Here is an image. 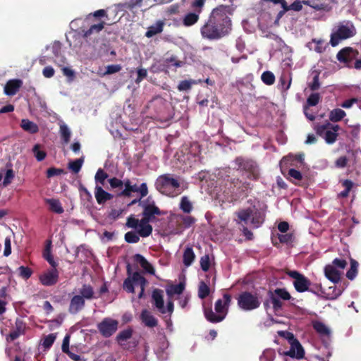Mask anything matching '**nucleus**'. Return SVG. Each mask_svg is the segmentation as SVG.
Segmentation results:
<instances>
[{
	"mask_svg": "<svg viewBox=\"0 0 361 361\" xmlns=\"http://www.w3.org/2000/svg\"><path fill=\"white\" fill-rule=\"evenodd\" d=\"M230 13L229 6L220 5L214 8L200 28L202 37L209 40H216L228 35L232 26L228 16Z\"/></svg>",
	"mask_w": 361,
	"mask_h": 361,
	"instance_id": "1",
	"label": "nucleus"
},
{
	"mask_svg": "<svg viewBox=\"0 0 361 361\" xmlns=\"http://www.w3.org/2000/svg\"><path fill=\"white\" fill-rule=\"evenodd\" d=\"M231 302V296L225 293L221 299L216 301L214 305V310L212 309L204 310V316L207 319L212 323H218L223 321L226 317L228 308Z\"/></svg>",
	"mask_w": 361,
	"mask_h": 361,
	"instance_id": "2",
	"label": "nucleus"
},
{
	"mask_svg": "<svg viewBox=\"0 0 361 361\" xmlns=\"http://www.w3.org/2000/svg\"><path fill=\"white\" fill-rule=\"evenodd\" d=\"M156 188L162 194L176 197L181 193L179 181L170 174L160 176L156 181Z\"/></svg>",
	"mask_w": 361,
	"mask_h": 361,
	"instance_id": "3",
	"label": "nucleus"
},
{
	"mask_svg": "<svg viewBox=\"0 0 361 361\" xmlns=\"http://www.w3.org/2000/svg\"><path fill=\"white\" fill-rule=\"evenodd\" d=\"M356 33V28L353 23L347 21L345 24L338 25L336 31L331 33L329 43L334 47L339 44L341 40L353 37Z\"/></svg>",
	"mask_w": 361,
	"mask_h": 361,
	"instance_id": "4",
	"label": "nucleus"
},
{
	"mask_svg": "<svg viewBox=\"0 0 361 361\" xmlns=\"http://www.w3.org/2000/svg\"><path fill=\"white\" fill-rule=\"evenodd\" d=\"M340 130L341 128L338 124H333L329 121L315 126L316 133L329 145L334 144L337 140Z\"/></svg>",
	"mask_w": 361,
	"mask_h": 361,
	"instance_id": "5",
	"label": "nucleus"
},
{
	"mask_svg": "<svg viewBox=\"0 0 361 361\" xmlns=\"http://www.w3.org/2000/svg\"><path fill=\"white\" fill-rule=\"evenodd\" d=\"M149 221L142 217L141 220L135 219L133 215H130L127 219L126 226L136 229L138 235L142 238L149 236L152 233V226Z\"/></svg>",
	"mask_w": 361,
	"mask_h": 361,
	"instance_id": "6",
	"label": "nucleus"
},
{
	"mask_svg": "<svg viewBox=\"0 0 361 361\" xmlns=\"http://www.w3.org/2000/svg\"><path fill=\"white\" fill-rule=\"evenodd\" d=\"M238 307L245 311L257 309L260 305L258 297L250 292H243L238 298Z\"/></svg>",
	"mask_w": 361,
	"mask_h": 361,
	"instance_id": "7",
	"label": "nucleus"
},
{
	"mask_svg": "<svg viewBox=\"0 0 361 361\" xmlns=\"http://www.w3.org/2000/svg\"><path fill=\"white\" fill-rule=\"evenodd\" d=\"M154 305L158 311L161 314L169 312L171 315L173 312V302L171 300L167 301L166 308L164 307L163 290L160 289H155L152 292V295Z\"/></svg>",
	"mask_w": 361,
	"mask_h": 361,
	"instance_id": "8",
	"label": "nucleus"
},
{
	"mask_svg": "<svg viewBox=\"0 0 361 361\" xmlns=\"http://www.w3.org/2000/svg\"><path fill=\"white\" fill-rule=\"evenodd\" d=\"M286 274L294 279L293 286L298 292L303 293L308 290L311 282L303 274L292 270L287 271Z\"/></svg>",
	"mask_w": 361,
	"mask_h": 361,
	"instance_id": "9",
	"label": "nucleus"
},
{
	"mask_svg": "<svg viewBox=\"0 0 361 361\" xmlns=\"http://www.w3.org/2000/svg\"><path fill=\"white\" fill-rule=\"evenodd\" d=\"M118 326L117 320L106 317L97 324V329L104 337L109 338L116 331Z\"/></svg>",
	"mask_w": 361,
	"mask_h": 361,
	"instance_id": "10",
	"label": "nucleus"
},
{
	"mask_svg": "<svg viewBox=\"0 0 361 361\" xmlns=\"http://www.w3.org/2000/svg\"><path fill=\"white\" fill-rule=\"evenodd\" d=\"M358 55L359 51L357 49L347 47L343 48L337 53L336 59L339 62L344 63L348 68H352L351 63Z\"/></svg>",
	"mask_w": 361,
	"mask_h": 361,
	"instance_id": "11",
	"label": "nucleus"
},
{
	"mask_svg": "<svg viewBox=\"0 0 361 361\" xmlns=\"http://www.w3.org/2000/svg\"><path fill=\"white\" fill-rule=\"evenodd\" d=\"M143 212V218L149 222H154L156 221V216H160L163 212L157 207L154 202H149L147 200L146 202L142 204Z\"/></svg>",
	"mask_w": 361,
	"mask_h": 361,
	"instance_id": "12",
	"label": "nucleus"
},
{
	"mask_svg": "<svg viewBox=\"0 0 361 361\" xmlns=\"http://www.w3.org/2000/svg\"><path fill=\"white\" fill-rule=\"evenodd\" d=\"M132 192H138L140 194V200L145 197L148 193L147 184L143 183L140 186L136 184L132 185L130 180L125 183V189L121 192L119 195L129 197Z\"/></svg>",
	"mask_w": 361,
	"mask_h": 361,
	"instance_id": "13",
	"label": "nucleus"
},
{
	"mask_svg": "<svg viewBox=\"0 0 361 361\" xmlns=\"http://www.w3.org/2000/svg\"><path fill=\"white\" fill-rule=\"evenodd\" d=\"M288 340L290 344V348L288 351L285 352L284 355L293 358H302L305 355V351L300 342L294 338V336L292 334H290Z\"/></svg>",
	"mask_w": 361,
	"mask_h": 361,
	"instance_id": "14",
	"label": "nucleus"
},
{
	"mask_svg": "<svg viewBox=\"0 0 361 361\" xmlns=\"http://www.w3.org/2000/svg\"><path fill=\"white\" fill-rule=\"evenodd\" d=\"M59 280V272L56 268L47 270L39 276L41 283L46 286L56 284Z\"/></svg>",
	"mask_w": 361,
	"mask_h": 361,
	"instance_id": "15",
	"label": "nucleus"
},
{
	"mask_svg": "<svg viewBox=\"0 0 361 361\" xmlns=\"http://www.w3.org/2000/svg\"><path fill=\"white\" fill-rule=\"evenodd\" d=\"M342 271L334 265L327 264L324 267V275L331 282L337 283L341 280Z\"/></svg>",
	"mask_w": 361,
	"mask_h": 361,
	"instance_id": "16",
	"label": "nucleus"
},
{
	"mask_svg": "<svg viewBox=\"0 0 361 361\" xmlns=\"http://www.w3.org/2000/svg\"><path fill=\"white\" fill-rule=\"evenodd\" d=\"M85 305V300L84 298L80 295H75L70 301L68 311L71 314H77L84 308Z\"/></svg>",
	"mask_w": 361,
	"mask_h": 361,
	"instance_id": "17",
	"label": "nucleus"
},
{
	"mask_svg": "<svg viewBox=\"0 0 361 361\" xmlns=\"http://www.w3.org/2000/svg\"><path fill=\"white\" fill-rule=\"evenodd\" d=\"M23 85V81L20 79L9 80L5 87L4 93L8 96L15 95Z\"/></svg>",
	"mask_w": 361,
	"mask_h": 361,
	"instance_id": "18",
	"label": "nucleus"
},
{
	"mask_svg": "<svg viewBox=\"0 0 361 361\" xmlns=\"http://www.w3.org/2000/svg\"><path fill=\"white\" fill-rule=\"evenodd\" d=\"M134 260L137 262L143 270L152 275L155 274L154 267L140 254H135L133 257Z\"/></svg>",
	"mask_w": 361,
	"mask_h": 361,
	"instance_id": "19",
	"label": "nucleus"
},
{
	"mask_svg": "<svg viewBox=\"0 0 361 361\" xmlns=\"http://www.w3.org/2000/svg\"><path fill=\"white\" fill-rule=\"evenodd\" d=\"M140 319L145 326L152 328L158 324V320L147 310H143L140 314Z\"/></svg>",
	"mask_w": 361,
	"mask_h": 361,
	"instance_id": "20",
	"label": "nucleus"
},
{
	"mask_svg": "<svg viewBox=\"0 0 361 361\" xmlns=\"http://www.w3.org/2000/svg\"><path fill=\"white\" fill-rule=\"evenodd\" d=\"M94 196L98 204H104L113 198V195L103 190L100 185H96Z\"/></svg>",
	"mask_w": 361,
	"mask_h": 361,
	"instance_id": "21",
	"label": "nucleus"
},
{
	"mask_svg": "<svg viewBox=\"0 0 361 361\" xmlns=\"http://www.w3.org/2000/svg\"><path fill=\"white\" fill-rule=\"evenodd\" d=\"M201 10H196L195 13L190 12L187 13L183 18V25L185 27H190L195 25L200 18Z\"/></svg>",
	"mask_w": 361,
	"mask_h": 361,
	"instance_id": "22",
	"label": "nucleus"
},
{
	"mask_svg": "<svg viewBox=\"0 0 361 361\" xmlns=\"http://www.w3.org/2000/svg\"><path fill=\"white\" fill-rule=\"evenodd\" d=\"M164 23L162 20H158L154 25L149 26L145 32V36L148 38L161 33L163 31Z\"/></svg>",
	"mask_w": 361,
	"mask_h": 361,
	"instance_id": "23",
	"label": "nucleus"
},
{
	"mask_svg": "<svg viewBox=\"0 0 361 361\" xmlns=\"http://www.w3.org/2000/svg\"><path fill=\"white\" fill-rule=\"evenodd\" d=\"M312 326L314 329L323 337L329 338L331 335L330 329L323 322H314L312 323Z\"/></svg>",
	"mask_w": 361,
	"mask_h": 361,
	"instance_id": "24",
	"label": "nucleus"
},
{
	"mask_svg": "<svg viewBox=\"0 0 361 361\" xmlns=\"http://www.w3.org/2000/svg\"><path fill=\"white\" fill-rule=\"evenodd\" d=\"M20 127L26 132L30 134H35L39 131L38 126L29 119H22Z\"/></svg>",
	"mask_w": 361,
	"mask_h": 361,
	"instance_id": "25",
	"label": "nucleus"
},
{
	"mask_svg": "<svg viewBox=\"0 0 361 361\" xmlns=\"http://www.w3.org/2000/svg\"><path fill=\"white\" fill-rule=\"evenodd\" d=\"M78 293V295L82 296L85 300H90L95 298L94 289L90 284H83Z\"/></svg>",
	"mask_w": 361,
	"mask_h": 361,
	"instance_id": "26",
	"label": "nucleus"
},
{
	"mask_svg": "<svg viewBox=\"0 0 361 361\" xmlns=\"http://www.w3.org/2000/svg\"><path fill=\"white\" fill-rule=\"evenodd\" d=\"M45 201L49 204L51 211L56 214H62L63 212V208L59 200L51 198L47 199Z\"/></svg>",
	"mask_w": 361,
	"mask_h": 361,
	"instance_id": "27",
	"label": "nucleus"
},
{
	"mask_svg": "<svg viewBox=\"0 0 361 361\" xmlns=\"http://www.w3.org/2000/svg\"><path fill=\"white\" fill-rule=\"evenodd\" d=\"M345 115V112L341 109H334L330 111L329 118L331 122L336 123L341 121Z\"/></svg>",
	"mask_w": 361,
	"mask_h": 361,
	"instance_id": "28",
	"label": "nucleus"
},
{
	"mask_svg": "<svg viewBox=\"0 0 361 361\" xmlns=\"http://www.w3.org/2000/svg\"><path fill=\"white\" fill-rule=\"evenodd\" d=\"M185 289V285L182 283H180L177 285H171L166 288V294L171 297L174 295H180L181 294Z\"/></svg>",
	"mask_w": 361,
	"mask_h": 361,
	"instance_id": "29",
	"label": "nucleus"
},
{
	"mask_svg": "<svg viewBox=\"0 0 361 361\" xmlns=\"http://www.w3.org/2000/svg\"><path fill=\"white\" fill-rule=\"evenodd\" d=\"M104 25L105 23L102 21L98 24H94L91 25L88 30L84 32L83 37L87 38L92 34L99 33L103 30Z\"/></svg>",
	"mask_w": 361,
	"mask_h": 361,
	"instance_id": "30",
	"label": "nucleus"
},
{
	"mask_svg": "<svg viewBox=\"0 0 361 361\" xmlns=\"http://www.w3.org/2000/svg\"><path fill=\"white\" fill-rule=\"evenodd\" d=\"M195 255L191 247H187L183 253V264L185 267H189L192 264L195 259Z\"/></svg>",
	"mask_w": 361,
	"mask_h": 361,
	"instance_id": "31",
	"label": "nucleus"
},
{
	"mask_svg": "<svg viewBox=\"0 0 361 361\" xmlns=\"http://www.w3.org/2000/svg\"><path fill=\"white\" fill-rule=\"evenodd\" d=\"M292 78L290 75L283 74L279 78V85L281 86L282 92L287 91L291 85Z\"/></svg>",
	"mask_w": 361,
	"mask_h": 361,
	"instance_id": "32",
	"label": "nucleus"
},
{
	"mask_svg": "<svg viewBox=\"0 0 361 361\" xmlns=\"http://www.w3.org/2000/svg\"><path fill=\"white\" fill-rule=\"evenodd\" d=\"M312 74L313 75L312 81L308 84V87L312 91H316L320 88L321 85L319 82L320 72L314 71Z\"/></svg>",
	"mask_w": 361,
	"mask_h": 361,
	"instance_id": "33",
	"label": "nucleus"
},
{
	"mask_svg": "<svg viewBox=\"0 0 361 361\" xmlns=\"http://www.w3.org/2000/svg\"><path fill=\"white\" fill-rule=\"evenodd\" d=\"M133 335V330L131 329H127L119 332L116 336V341L118 343L122 345V343L128 340Z\"/></svg>",
	"mask_w": 361,
	"mask_h": 361,
	"instance_id": "34",
	"label": "nucleus"
},
{
	"mask_svg": "<svg viewBox=\"0 0 361 361\" xmlns=\"http://www.w3.org/2000/svg\"><path fill=\"white\" fill-rule=\"evenodd\" d=\"M312 42L316 44L314 50L319 54L323 53L328 47V44L322 39H312Z\"/></svg>",
	"mask_w": 361,
	"mask_h": 361,
	"instance_id": "35",
	"label": "nucleus"
},
{
	"mask_svg": "<svg viewBox=\"0 0 361 361\" xmlns=\"http://www.w3.org/2000/svg\"><path fill=\"white\" fill-rule=\"evenodd\" d=\"M269 298L270 300V302H271L273 305V309L275 312L279 311L281 309L283 303L280 300V298L277 297L276 295H274L271 291L269 292Z\"/></svg>",
	"mask_w": 361,
	"mask_h": 361,
	"instance_id": "36",
	"label": "nucleus"
},
{
	"mask_svg": "<svg viewBox=\"0 0 361 361\" xmlns=\"http://www.w3.org/2000/svg\"><path fill=\"white\" fill-rule=\"evenodd\" d=\"M60 134L64 143L67 144L70 142L71 133L68 127L64 123L60 126Z\"/></svg>",
	"mask_w": 361,
	"mask_h": 361,
	"instance_id": "37",
	"label": "nucleus"
},
{
	"mask_svg": "<svg viewBox=\"0 0 361 361\" xmlns=\"http://www.w3.org/2000/svg\"><path fill=\"white\" fill-rule=\"evenodd\" d=\"M253 210L251 208L240 210L237 212L238 219L244 222H247L252 215Z\"/></svg>",
	"mask_w": 361,
	"mask_h": 361,
	"instance_id": "38",
	"label": "nucleus"
},
{
	"mask_svg": "<svg viewBox=\"0 0 361 361\" xmlns=\"http://www.w3.org/2000/svg\"><path fill=\"white\" fill-rule=\"evenodd\" d=\"M358 263L354 259L350 261V268L346 273V277L350 280H353L357 274Z\"/></svg>",
	"mask_w": 361,
	"mask_h": 361,
	"instance_id": "39",
	"label": "nucleus"
},
{
	"mask_svg": "<svg viewBox=\"0 0 361 361\" xmlns=\"http://www.w3.org/2000/svg\"><path fill=\"white\" fill-rule=\"evenodd\" d=\"M133 280L135 285H139L140 286H145L147 280L137 271L132 274L130 276Z\"/></svg>",
	"mask_w": 361,
	"mask_h": 361,
	"instance_id": "40",
	"label": "nucleus"
},
{
	"mask_svg": "<svg viewBox=\"0 0 361 361\" xmlns=\"http://www.w3.org/2000/svg\"><path fill=\"white\" fill-rule=\"evenodd\" d=\"M261 79L262 82L267 85H271L275 82V76L271 71H264L262 74Z\"/></svg>",
	"mask_w": 361,
	"mask_h": 361,
	"instance_id": "41",
	"label": "nucleus"
},
{
	"mask_svg": "<svg viewBox=\"0 0 361 361\" xmlns=\"http://www.w3.org/2000/svg\"><path fill=\"white\" fill-rule=\"evenodd\" d=\"M210 293L209 287L204 282L201 281L198 288V296L201 299H204L209 295Z\"/></svg>",
	"mask_w": 361,
	"mask_h": 361,
	"instance_id": "42",
	"label": "nucleus"
},
{
	"mask_svg": "<svg viewBox=\"0 0 361 361\" xmlns=\"http://www.w3.org/2000/svg\"><path fill=\"white\" fill-rule=\"evenodd\" d=\"M343 186L345 190L338 194V197H346L348 196L349 192L353 188V183L350 180H345L342 182Z\"/></svg>",
	"mask_w": 361,
	"mask_h": 361,
	"instance_id": "43",
	"label": "nucleus"
},
{
	"mask_svg": "<svg viewBox=\"0 0 361 361\" xmlns=\"http://www.w3.org/2000/svg\"><path fill=\"white\" fill-rule=\"evenodd\" d=\"M264 218L262 215L257 210L253 213L251 216V223L255 228H258L263 222Z\"/></svg>",
	"mask_w": 361,
	"mask_h": 361,
	"instance_id": "44",
	"label": "nucleus"
},
{
	"mask_svg": "<svg viewBox=\"0 0 361 361\" xmlns=\"http://www.w3.org/2000/svg\"><path fill=\"white\" fill-rule=\"evenodd\" d=\"M321 99L320 94L317 92L312 93L307 99V106H314L317 105Z\"/></svg>",
	"mask_w": 361,
	"mask_h": 361,
	"instance_id": "45",
	"label": "nucleus"
},
{
	"mask_svg": "<svg viewBox=\"0 0 361 361\" xmlns=\"http://www.w3.org/2000/svg\"><path fill=\"white\" fill-rule=\"evenodd\" d=\"M180 209L185 213H190L192 211V206L187 197H183L180 204Z\"/></svg>",
	"mask_w": 361,
	"mask_h": 361,
	"instance_id": "46",
	"label": "nucleus"
},
{
	"mask_svg": "<svg viewBox=\"0 0 361 361\" xmlns=\"http://www.w3.org/2000/svg\"><path fill=\"white\" fill-rule=\"evenodd\" d=\"M272 293L283 300H288L291 298L290 293L285 288H276Z\"/></svg>",
	"mask_w": 361,
	"mask_h": 361,
	"instance_id": "47",
	"label": "nucleus"
},
{
	"mask_svg": "<svg viewBox=\"0 0 361 361\" xmlns=\"http://www.w3.org/2000/svg\"><path fill=\"white\" fill-rule=\"evenodd\" d=\"M137 232L129 231L125 234V240L128 243H136L140 240Z\"/></svg>",
	"mask_w": 361,
	"mask_h": 361,
	"instance_id": "48",
	"label": "nucleus"
},
{
	"mask_svg": "<svg viewBox=\"0 0 361 361\" xmlns=\"http://www.w3.org/2000/svg\"><path fill=\"white\" fill-rule=\"evenodd\" d=\"M83 163V159H76L68 163V169L73 173H77L80 171Z\"/></svg>",
	"mask_w": 361,
	"mask_h": 361,
	"instance_id": "49",
	"label": "nucleus"
},
{
	"mask_svg": "<svg viewBox=\"0 0 361 361\" xmlns=\"http://www.w3.org/2000/svg\"><path fill=\"white\" fill-rule=\"evenodd\" d=\"M44 257L46 260L49 263V264L53 267L56 268L57 266V263L54 261V257L51 253L50 245H49L44 252Z\"/></svg>",
	"mask_w": 361,
	"mask_h": 361,
	"instance_id": "50",
	"label": "nucleus"
},
{
	"mask_svg": "<svg viewBox=\"0 0 361 361\" xmlns=\"http://www.w3.org/2000/svg\"><path fill=\"white\" fill-rule=\"evenodd\" d=\"M195 84V81L194 80H182L179 82L178 85V90L179 91H188L190 90L192 87V85Z\"/></svg>",
	"mask_w": 361,
	"mask_h": 361,
	"instance_id": "51",
	"label": "nucleus"
},
{
	"mask_svg": "<svg viewBox=\"0 0 361 361\" xmlns=\"http://www.w3.org/2000/svg\"><path fill=\"white\" fill-rule=\"evenodd\" d=\"M32 152L35 158H45L47 156L46 152L42 149V146L39 144H36L33 147Z\"/></svg>",
	"mask_w": 361,
	"mask_h": 361,
	"instance_id": "52",
	"label": "nucleus"
},
{
	"mask_svg": "<svg viewBox=\"0 0 361 361\" xmlns=\"http://www.w3.org/2000/svg\"><path fill=\"white\" fill-rule=\"evenodd\" d=\"M56 335L54 334H50L46 336L43 339L42 345L45 348H49L56 340Z\"/></svg>",
	"mask_w": 361,
	"mask_h": 361,
	"instance_id": "53",
	"label": "nucleus"
},
{
	"mask_svg": "<svg viewBox=\"0 0 361 361\" xmlns=\"http://www.w3.org/2000/svg\"><path fill=\"white\" fill-rule=\"evenodd\" d=\"M13 178H14V173H13V169H6V173L4 176V178L3 180V185L7 186L8 185H9L11 183L12 180L13 179Z\"/></svg>",
	"mask_w": 361,
	"mask_h": 361,
	"instance_id": "54",
	"label": "nucleus"
},
{
	"mask_svg": "<svg viewBox=\"0 0 361 361\" xmlns=\"http://www.w3.org/2000/svg\"><path fill=\"white\" fill-rule=\"evenodd\" d=\"M107 173L102 169H99L95 174L94 179L97 183H99L102 185H104V180L106 178H107Z\"/></svg>",
	"mask_w": 361,
	"mask_h": 361,
	"instance_id": "55",
	"label": "nucleus"
},
{
	"mask_svg": "<svg viewBox=\"0 0 361 361\" xmlns=\"http://www.w3.org/2000/svg\"><path fill=\"white\" fill-rule=\"evenodd\" d=\"M200 145L197 142H194L190 145L188 149V154H190L192 157L195 158L196 157H198L200 155Z\"/></svg>",
	"mask_w": 361,
	"mask_h": 361,
	"instance_id": "56",
	"label": "nucleus"
},
{
	"mask_svg": "<svg viewBox=\"0 0 361 361\" xmlns=\"http://www.w3.org/2000/svg\"><path fill=\"white\" fill-rule=\"evenodd\" d=\"M18 271L19 275L25 279H29L32 275V270L27 267L20 266L18 268Z\"/></svg>",
	"mask_w": 361,
	"mask_h": 361,
	"instance_id": "57",
	"label": "nucleus"
},
{
	"mask_svg": "<svg viewBox=\"0 0 361 361\" xmlns=\"http://www.w3.org/2000/svg\"><path fill=\"white\" fill-rule=\"evenodd\" d=\"M200 267L204 271H207L210 267L209 257L207 255L202 256L200 259Z\"/></svg>",
	"mask_w": 361,
	"mask_h": 361,
	"instance_id": "58",
	"label": "nucleus"
},
{
	"mask_svg": "<svg viewBox=\"0 0 361 361\" xmlns=\"http://www.w3.org/2000/svg\"><path fill=\"white\" fill-rule=\"evenodd\" d=\"M134 285L135 284L130 277H128L123 282V289L128 293H134Z\"/></svg>",
	"mask_w": 361,
	"mask_h": 361,
	"instance_id": "59",
	"label": "nucleus"
},
{
	"mask_svg": "<svg viewBox=\"0 0 361 361\" xmlns=\"http://www.w3.org/2000/svg\"><path fill=\"white\" fill-rule=\"evenodd\" d=\"M302 1L296 0L294 2H293L290 6H288L286 4V8L287 11L293 10L295 11H300L302 8Z\"/></svg>",
	"mask_w": 361,
	"mask_h": 361,
	"instance_id": "60",
	"label": "nucleus"
},
{
	"mask_svg": "<svg viewBox=\"0 0 361 361\" xmlns=\"http://www.w3.org/2000/svg\"><path fill=\"white\" fill-rule=\"evenodd\" d=\"M331 265H334L335 267L340 269L342 272L347 265V262L343 259L336 258L333 260Z\"/></svg>",
	"mask_w": 361,
	"mask_h": 361,
	"instance_id": "61",
	"label": "nucleus"
},
{
	"mask_svg": "<svg viewBox=\"0 0 361 361\" xmlns=\"http://www.w3.org/2000/svg\"><path fill=\"white\" fill-rule=\"evenodd\" d=\"M121 70V66L118 64L108 65L106 67L104 75H110L118 73Z\"/></svg>",
	"mask_w": 361,
	"mask_h": 361,
	"instance_id": "62",
	"label": "nucleus"
},
{
	"mask_svg": "<svg viewBox=\"0 0 361 361\" xmlns=\"http://www.w3.org/2000/svg\"><path fill=\"white\" fill-rule=\"evenodd\" d=\"M11 253V238L9 237H6L4 241V255L5 257H8Z\"/></svg>",
	"mask_w": 361,
	"mask_h": 361,
	"instance_id": "63",
	"label": "nucleus"
},
{
	"mask_svg": "<svg viewBox=\"0 0 361 361\" xmlns=\"http://www.w3.org/2000/svg\"><path fill=\"white\" fill-rule=\"evenodd\" d=\"M61 45L59 42H55L51 46V51L55 57L61 55Z\"/></svg>",
	"mask_w": 361,
	"mask_h": 361,
	"instance_id": "64",
	"label": "nucleus"
}]
</instances>
